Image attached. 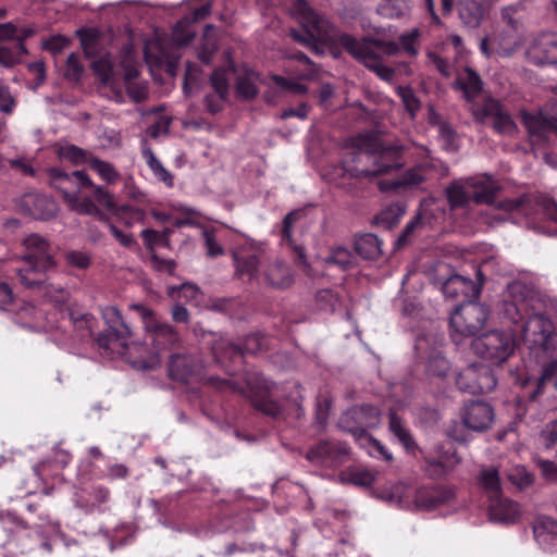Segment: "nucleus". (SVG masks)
<instances>
[{
  "mask_svg": "<svg viewBox=\"0 0 557 557\" xmlns=\"http://www.w3.org/2000/svg\"><path fill=\"white\" fill-rule=\"evenodd\" d=\"M373 148L374 145L364 141L358 150L348 152L343 161L345 174L356 178L374 177L403 166L400 147Z\"/></svg>",
  "mask_w": 557,
  "mask_h": 557,
  "instance_id": "nucleus-2",
  "label": "nucleus"
},
{
  "mask_svg": "<svg viewBox=\"0 0 557 557\" xmlns=\"http://www.w3.org/2000/svg\"><path fill=\"white\" fill-rule=\"evenodd\" d=\"M462 421L472 431H485L494 421V410L487 403L471 401L463 408Z\"/></svg>",
  "mask_w": 557,
  "mask_h": 557,
  "instance_id": "nucleus-19",
  "label": "nucleus"
},
{
  "mask_svg": "<svg viewBox=\"0 0 557 557\" xmlns=\"http://www.w3.org/2000/svg\"><path fill=\"white\" fill-rule=\"evenodd\" d=\"M26 52L27 51L23 42H16L14 48L0 46V65L4 67H13L21 61L22 55Z\"/></svg>",
  "mask_w": 557,
  "mask_h": 557,
  "instance_id": "nucleus-51",
  "label": "nucleus"
},
{
  "mask_svg": "<svg viewBox=\"0 0 557 557\" xmlns=\"http://www.w3.org/2000/svg\"><path fill=\"white\" fill-rule=\"evenodd\" d=\"M531 295L529 286L520 281L507 285L503 301V313L512 323L519 322L528 309V299Z\"/></svg>",
  "mask_w": 557,
  "mask_h": 557,
  "instance_id": "nucleus-13",
  "label": "nucleus"
},
{
  "mask_svg": "<svg viewBox=\"0 0 557 557\" xmlns=\"http://www.w3.org/2000/svg\"><path fill=\"white\" fill-rule=\"evenodd\" d=\"M456 384L462 392L485 394L492 392L497 382L490 367L472 363L458 374Z\"/></svg>",
  "mask_w": 557,
  "mask_h": 557,
  "instance_id": "nucleus-12",
  "label": "nucleus"
},
{
  "mask_svg": "<svg viewBox=\"0 0 557 557\" xmlns=\"http://www.w3.org/2000/svg\"><path fill=\"white\" fill-rule=\"evenodd\" d=\"M258 74L253 71H245L238 75L236 84V92L243 99L249 100L257 96Z\"/></svg>",
  "mask_w": 557,
  "mask_h": 557,
  "instance_id": "nucleus-40",
  "label": "nucleus"
},
{
  "mask_svg": "<svg viewBox=\"0 0 557 557\" xmlns=\"http://www.w3.org/2000/svg\"><path fill=\"white\" fill-rule=\"evenodd\" d=\"M294 12L305 32V34H301L298 30H292L290 35L294 40L315 48L318 44L332 39L330 23L315 13L305 0L295 2Z\"/></svg>",
  "mask_w": 557,
  "mask_h": 557,
  "instance_id": "nucleus-8",
  "label": "nucleus"
},
{
  "mask_svg": "<svg viewBox=\"0 0 557 557\" xmlns=\"http://www.w3.org/2000/svg\"><path fill=\"white\" fill-rule=\"evenodd\" d=\"M264 282L274 288H288L294 283V272L288 264L275 259L263 269Z\"/></svg>",
  "mask_w": 557,
  "mask_h": 557,
  "instance_id": "nucleus-26",
  "label": "nucleus"
},
{
  "mask_svg": "<svg viewBox=\"0 0 557 557\" xmlns=\"http://www.w3.org/2000/svg\"><path fill=\"white\" fill-rule=\"evenodd\" d=\"M444 214L436 200L433 198L424 199L420 205L419 213L405 226L403 233L397 239V245H405L413 232L423 226L433 227L435 221Z\"/></svg>",
  "mask_w": 557,
  "mask_h": 557,
  "instance_id": "nucleus-17",
  "label": "nucleus"
},
{
  "mask_svg": "<svg viewBox=\"0 0 557 557\" xmlns=\"http://www.w3.org/2000/svg\"><path fill=\"white\" fill-rule=\"evenodd\" d=\"M455 86L462 90L463 96L467 100H472L476 96L482 87L479 75L469 67L458 73Z\"/></svg>",
  "mask_w": 557,
  "mask_h": 557,
  "instance_id": "nucleus-33",
  "label": "nucleus"
},
{
  "mask_svg": "<svg viewBox=\"0 0 557 557\" xmlns=\"http://www.w3.org/2000/svg\"><path fill=\"white\" fill-rule=\"evenodd\" d=\"M33 30L29 28L18 29L12 23L0 24V41L16 40V42H23L26 38L32 36Z\"/></svg>",
  "mask_w": 557,
  "mask_h": 557,
  "instance_id": "nucleus-53",
  "label": "nucleus"
},
{
  "mask_svg": "<svg viewBox=\"0 0 557 557\" xmlns=\"http://www.w3.org/2000/svg\"><path fill=\"white\" fill-rule=\"evenodd\" d=\"M442 292L446 299L466 302L479 295L480 287L472 280L456 274L444 282Z\"/></svg>",
  "mask_w": 557,
  "mask_h": 557,
  "instance_id": "nucleus-22",
  "label": "nucleus"
},
{
  "mask_svg": "<svg viewBox=\"0 0 557 557\" xmlns=\"http://www.w3.org/2000/svg\"><path fill=\"white\" fill-rule=\"evenodd\" d=\"M488 318V311L482 304L468 300L461 302L450 314L453 338L473 336L480 332Z\"/></svg>",
  "mask_w": 557,
  "mask_h": 557,
  "instance_id": "nucleus-10",
  "label": "nucleus"
},
{
  "mask_svg": "<svg viewBox=\"0 0 557 557\" xmlns=\"http://www.w3.org/2000/svg\"><path fill=\"white\" fill-rule=\"evenodd\" d=\"M233 257L238 277L251 281L257 276L258 258L255 253L243 255L236 251Z\"/></svg>",
  "mask_w": 557,
  "mask_h": 557,
  "instance_id": "nucleus-37",
  "label": "nucleus"
},
{
  "mask_svg": "<svg viewBox=\"0 0 557 557\" xmlns=\"http://www.w3.org/2000/svg\"><path fill=\"white\" fill-rule=\"evenodd\" d=\"M525 57L535 65L557 63V34L542 33L535 36L527 48Z\"/></svg>",
  "mask_w": 557,
  "mask_h": 557,
  "instance_id": "nucleus-15",
  "label": "nucleus"
},
{
  "mask_svg": "<svg viewBox=\"0 0 557 557\" xmlns=\"http://www.w3.org/2000/svg\"><path fill=\"white\" fill-rule=\"evenodd\" d=\"M484 0H460L459 16L463 24L470 27H476L484 14Z\"/></svg>",
  "mask_w": 557,
  "mask_h": 557,
  "instance_id": "nucleus-32",
  "label": "nucleus"
},
{
  "mask_svg": "<svg viewBox=\"0 0 557 557\" xmlns=\"http://www.w3.org/2000/svg\"><path fill=\"white\" fill-rule=\"evenodd\" d=\"M517 7H507L503 10V20L508 24V30L496 32L492 36L482 39L480 49L486 57H511L522 46V37L519 34V21L512 17Z\"/></svg>",
  "mask_w": 557,
  "mask_h": 557,
  "instance_id": "nucleus-7",
  "label": "nucleus"
},
{
  "mask_svg": "<svg viewBox=\"0 0 557 557\" xmlns=\"http://www.w3.org/2000/svg\"><path fill=\"white\" fill-rule=\"evenodd\" d=\"M425 181L426 168L425 165H418L407 170L398 178L381 181L379 183V188L381 191L414 189L418 188Z\"/></svg>",
  "mask_w": 557,
  "mask_h": 557,
  "instance_id": "nucleus-23",
  "label": "nucleus"
},
{
  "mask_svg": "<svg viewBox=\"0 0 557 557\" xmlns=\"http://www.w3.org/2000/svg\"><path fill=\"white\" fill-rule=\"evenodd\" d=\"M348 447L341 442H320L307 453V459L317 466L335 467L346 460Z\"/></svg>",
  "mask_w": 557,
  "mask_h": 557,
  "instance_id": "nucleus-16",
  "label": "nucleus"
},
{
  "mask_svg": "<svg viewBox=\"0 0 557 557\" xmlns=\"http://www.w3.org/2000/svg\"><path fill=\"white\" fill-rule=\"evenodd\" d=\"M490 518L500 523H513L520 516L519 505L502 495L490 500Z\"/></svg>",
  "mask_w": 557,
  "mask_h": 557,
  "instance_id": "nucleus-29",
  "label": "nucleus"
},
{
  "mask_svg": "<svg viewBox=\"0 0 557 557\" xmlns=\"http://www.w3.org/2000/svg\"><path fill=\"white\" fill-rule=\"evenodd\" d=\"M102 318L108 325L107 331L117 332V336L122 338L126 334H131V327L125 323L120 310L114 306H107L101 309Z\"/></svg>",
  "mask_w": 557,
  "mask_h": 557,
  "instance_id": "nucleus-38",
  "label": "nucleus"
},
{
  "mask_svg": "<svg viewBox=\"0 0 557 557\" xmlns=\"http://www.w3.org/2000/svg\"><path fill=\"white\" fill-rule=\"evenodd\" d=\"M202 364L190 356L173 355L170 359L169 373L173 380L187 382L200 376Z\"/></svg>",
  "mask_w": 557,
  "mask_h": 557,
  "instance_id": "nucleus-25",
  "label": "nucleus"
},
{
  "mask_svg": "<svg viewBox=\"0 0 557 557\" xmlns=\"http://www.w3.org/2000/svg\"><path fill=\"white\" fill-rule=\"evenodd\" d=\"M479 480L490 500L500 495V482L497 469H483Z\"/></svg>",
  "mask_w": 557,
  "mask_h": 557,
  "instance_id": "nucleus-42",
  "label": "nucleus"
},
{
  "mask_svg": "<svg viewBox=\"0 0 557 557\" xmlns=\"http://www.w3.org/2000/svg\"><path fill=\"white\" fill-rule=\"evenodd\" d=\"M374 474L364 469H355L347 472L345 480L358 485V486H370L374 482Z\"/></svg>",
  "mask_w": 557,
  "mask_h": 557,
  "instance_id": "nucleus-60",
  "label": "nucleus"
},
{
  "mask_svg": "<svg viewBox=\"0 0 557 557\" xmlns=\"http://www.w3.org/2000/svg\"><path fill=\"white\" fill-rule=\"evenodd\" d=\"M453 492L442 486L412 488L410 510H431L448 502Z\"/></svg>",
  "mask_w": 557,
  "mask_h": 557,
  "instance_id": "nucleus-20",
  "label": "nucleus"
},
{
  "mask_svg": "<svg viewBox=\"0 0 557 557\" xmlns=\"http://www.w3.org/2000/svg\"><path fill=\"white\" fill-rule=\"evenodd\" d=\"M141 153L156 178L166 187H172L174 185L173 175L162 165L145 141L143 143Z\"/></svg>",
  "mask_w": 557,
  "mask_h": 557,
  "instance_id": "nucleus-34",
  "label": "nucleus"
},
{
  "mask_svg": "<svg viewBox=\"0 0 557 557\" xmlns=\"http://www.w3.org/2000/svg\"><path fill=\"white\" fill-rule=\"evenodd\" d=\"M211 86L215 95L206 97V104L210 112L215 113L222 109V103L226 100L230 89L228 75L225 70H216L210 77Z\"/></svg>",
  "mask_w": 557,
  "mask_h": 557,
  "instance_id": "nucleus-27",
  "label": "nucleus"
},
{
  "mask_svg": "<svg viewBox=\"0 0 557 557\" xmlns=\"http://www.w3.org/2000/svg\"><path fill=\"white\" fill-rule=\"evenodd\" d=\"M355 250L363 259H376L381 256V242L373 234H363L356 238Z\"/></svg>",
  "mask_w": 557,
  "mask_h": 557,
  "instance_id": "nucleus-36",
  "label": "nucleus"
},
{
  "mask_svg": "<svg viewBox=\"0 0 557 557\" xmlns=\"http://www.w3.org/2000/svg\"><path fill=\"white\" fill-rule=\"evenodd\" d=\"M24 205L27 207L29 214L37 220H49L55 216L59 209L54 199L39 194L26 196Z\"/></svg>",
  "mask_w": 557,
  "mask_h": 557,
  "instance_id": "nucleus-30",
  "label": "nucleus"
},
{
  "mask_svg": "<svg viewBox=\"0 0 557 557\" xmlns=\"http://www.w3.org/2000/svg\"><path fill=\"white\" fill-rule=\"evenodd\" d=\"M472 349L482 359L499 364L513 352V333L511 331H490L473 339Z\"/></svg>",
  "mask_w": 557,
  "mask_h": 557,
  "instance_id": "nucleus-9",
  "label": "nucleus"
},
{
  "mask_svg": "<svg viewBox=\"0 0 557 557\" xmlns=\"http://www.w3.org/2000/svg\"><path fill=\"white\" fill-rule=\"evenodd\" d=\"M420 30L413 28L399 37L401 50L409 57H417L419 53Z\"/></svg>",
  "mask_w": 557,
  "mask_h": 557,
  "instance_id": "nucleus-55",
  "label": "nucleus"
},
{
  "mask_svg": "<svg viewBox=\"0 0 557 557\" xmlns=\"http://www.w3.org/2000/svg\"><path fill=\"white\" fill-rule=\"evenodd\" d=\"M59 157L63 160L71 162L72 164L78 165L82 163H88L94 156L74 145L62 146L58 150Z\"/></svg>",
  "mask_w": 557,
  "mask_h": 557,
  "instance_id": "nucleus-46",
  "label": "nucleus"
},
{
  "mask_svg": "<svg viewBox=\"0 0 557 557\" xmlns=\"http://www.w3.org/2000/svg\"><path fill=\"white\" fill-rule=\"evenodd\" d=\"M381 422V411L371 405L356 406L348 409L341 418V426L350 432L359 445L366 448L369 455L382 457L389 461L393 456L375 438L368 435L366 430L376 428Z\"/></svg>",
  "mask_w": 557,
  "mask_h": 557,
  "instance_id": "nucleus-5",
  "label": "nucleus"
},
{
  "mask_svg": "<svg viewBox=\"0 0 557 557\" xmlns=\"http://www.w3.org/2000/svg\"><path fill=\"white\" fill-rule=\"evenodd\" d=\"M145 58L149 64L157 66L163 63H172L175 58L174 53L166 51L161 42H151L146 46Z\"/></svg>",
  "mask_w": 557,
  "mask_h": 557,
  "instance_id": "nucleus-44",
  "label": "nucleus"
},
{
  "mask_svg": "<svg viewBox=\"0 0 557 557\" xmlns=\"http://www.w3.org/2000/svg\"><path fill=\"white\" fill-rule=\"evenodd\" d=\"M521 337L527 348L543 357H557V331L553 321L541 313L532 314L523 323Z\"/></svg>",
  "mask_w": 557,
  "mask_h": 557,
  "instance_id": "nucleus-6",
  "label": "nucleus"
},
{
  "mask_svg": "<svg viewBox=\"0 0 557 557\" xmlns=\"http://www.w3.org/2000/svg\"><path fill=\"white\" fill-rule=\"evenodd\" d=\"M195 29L193 28L189 17H184L178 21L172 30L171 41L176 47H182L189 44L195 37Z\"/></svg>",
  "mask_w": 557,
  "mask_h": 557,
  "instance_id": "nucleus-41",
  "label": "nucleus"
},
{
  "mask_svg": "<svg viewBox=\"0 0 557 557\" xmlns=\"http://www.w3.org/2000/svg\"><path fill=\"white\" fill-rule=\"evenodd\" d=\"M22 246L24 252L17 257L22 264L14 269L21 284L27 288L42 289L44 295L54 304L64 302L66 292L61 287L46 284V273L54 268L49 243L37 234H30L23 239Z\"/></svg>",
  "mask_w": 557,
  "mask_h": 557,
  "instance_id": "nucleus-1",
  "label": "nucleus"
},
{
  "mask_svg": "<svg viewBox=\"0 0 557 557\" xmlns=\"http://www.w3.org/2000/svg\"><path fill=\"white\" fill-rule=\"evenodd\" d=\"M89 166L108 184H115L121 177L113 164L96 157L89 160Z\"/></svg>",
  "mask_w": 557,
  "mask_h": 557,
  "instance_id": "nucleus-45",
  "label": "nucleus"
},
{
  "mask_svg": "<svg viewBox=\"0 0 557 557\" xmlns=\"http://www.w3.org/2000/svg\"><path fill=\"white\" fill-rule=\"evenodd\" d=\"M458 458L455 451L447 450L437 458L428 459L430 466L435 467V474L441 475L450 470L457 462Z\"/></svg>",
  "mask_w": 557,
  "mask_h": 557,
  "instance_id": "nucleus-57",
  "label": "nucleus"
},
{
  "mask_svg": "<svg viewBox=\"0 0 557 557\" xmlns=\"http://www.w3.org/2000/svg\"><path fill=\"white\" fill-rule=\"evenodd\" d=\"M471 200L475 203H491L499 189L498 183L490 175L483 174L468 178Z\"/></svg>",
  "mask_w": 557,
  "mask_h": 557,
  "instance_id": "nucleus-24",
  "label": "nucleus"
},
{
  "mask_svg": "<svg viewBox=\"0 0 557 557\" xmlns=\"http://www.w3.org/2000/svg\"><path fill=\"white\" fill-rule=\"evenodd\" d=\"M261 347H262V338L257 334H252V335L247 336V338L242 347L232 345L230 354H231V356H233V355L239 356L243 354H256L257 351H259L261 349Z\"/></svg>",
  "mask_w": 557,
  "mask_h": 557,
  "instance_id": "nucleus-59",
  "label": "nucleus"
},
{
  "mask_svg": "<svg viewBox=\"0 0 557 557\" xmlns=\"http://www.w3.org/2000/svg\"><path fill=\"white\" fill-rule=\"evenodd\" d=\"M95 216H98L99 220L102 221L108 226L110 233L123 247H132L135 244V239L129 233H125L119 230L115 225L111 224L109 219L99 210L98 213L95 214Z\"/></svg>",
  "mask_w": 557,
  "mask_h": 557,
  "instance_id": "nucleus-58",
  "label": "nucleus"
},
{
  "mask_svg": "<svg viewBox=\"0 0 557 557\" xmlns=\"http://www.w3.org/2000/svg\"><path fill=\"white\" fill-rule=\"evenodd\" d=\"M48 175L49 184L62 195L70 210L88 215L98 213V207L87 193V188L94 187V183L84 171L66 173L53 168Z\"/></svg>",
  "mask_w": 557,
  "mask_h": 557,
  "instance_id": "nucleus-3",
  "label": "nucleus"
},
{
  "mask_svg": "<svg viewBox=\"0 0 557 557\" xmlns=\"http://www.w3.org/2000/svg\"><path fill=\"white\" fill-rule=\"evenodd\" d=\"M474 117L480 122L493 120V127L500 134H512L516 125L510 115L507 114L499 101L488 98L484 101L481 108L473 110Z\"/></svg>",
  "mask_w": 557,
  "mask_h": 557,
  "instance_id": "nucleus-18",
  "label": "nucleus"
},
{
  "mask_svg": "<svg viewBox=\"0 0 557 557\" xmlns=\"http://www.w3.org/2000/svg\"><path fill=\"white\" fill-rule=\"evenodd\" d=\"M410 9L409 0H383L377 5L376 12L383 17L400 18L408 15Z\"/></svg>",
  "mask_w": 557,
  "mask_h": 557,
  "instance_id": "nucleus-39",
  "label": "nucleus"
},
{
  "mask_svg": "<svg viewBox=\"0 0 557 557\" xmlns=\"http://www.w3.org/2000/svg\"><path fill=\"white\" fill-rule=\"evenodd\" d=\"M66 261L70 265L85 270L90 265V256L85 251L72 250L66 253Z\"/></svg>",
  "mask_w": 557,
  "mask_h": 557,
  "instance_id": "nucleus-64",
  "label": "nucleus"
},
{
  "mask_svg": "<svg viewBox=\"0 0 557 557\" xmlns=\"http://www.w3.org/2000/svg\"><path fill=\"white\" fill-rule=\"evenodd\" d=\"M74 503L87 513L104 511V505L110 499V490L103 485H94L90 488L79 490L74 494Z\"/></svg>",
  "mask_w": 557,
  "mask_h": 557,
  "instance_id": "nucleus-21",
  "label": "nucleus"
},
{
  "mask_svg": "<svg viewBox=\"0 0 557 557\" xmlns=\"http://www.w3.org/2000/svg\"><path fill=\"white\" fill-rule=\"evenodd\" d=\"M536 542L545 549L557 546V521L547 516H540L533 524Z\"/></svg>",
  "mask_w": 557,
  "mask_h": 557,
  "instance_id": "nucleus-31",
  "label": "nucleus"
},
{
  "mask_svg": "<svg viewBox=\"0 0 557 557\" xmlns=\"http://www.w3.org/2000/svg\"><path fill=\"white\" fill-rule=\"evenodd\" d=\"M91 66L102 84H110L113 81L114 71L109 55L94 60Z\"/></svg>",
  "mask_w": 557,
  "mask_h": 557,
  "instance_id": "nucleus-54",
  "label": "nucleus"
},
{
  "mask_svg": "<svg viewBox=\"0 0 557 557\" xmlns=\"http://www.w3.org/2000/svg\"><path fill=\"white\" fill-rule=\"evenodd\" d=\"M326 262L347 270L356 264V256L349 249L339 246L332 249Z\"/></svg>",
  "mask_w": 557,
  "mask_h": 557,
  "instance_id": "nucleus-48",
  "label": "nucleus"
},
{
  "mask_svg": "<svg viewBox=\"0 0 557 557\" xmlns=\"http://www.w3.org/2000/svg\"><path fill=\"white\" fill-rule=\"evenodd\" d=\"M216 50L218 42L214 28L211 25H208L203 34V42L198 52V58L202 63L209 64L211 62L212 55L216 52Z\"/></svg>",
  "mask_w": 557,
  "mask_h": 557,
  "instance_id": "nucleus-47",
  "label": "nucleus"
},
{
  "mask_svg": "<svg viewBox=\"0 0 557 557\" xmlns=\"http://www.w3.org/2000/svg\"><path fill=\"white\" fill-rule=\"evenodd\" d=\"M550 361L543 368L541 377L537 381V387L531 393L530 398L535 399L541 394L546 382H552L557 389V357H547Z\"/></svg>",
  "mask_w": 557,
  "mask_h": 557,
  "instance_id": "nucleus-50",
  "label": "nucleus"
},
{
  "mask_svg": "<svg viewBox=\"0 0 557 557\" xmlns=\"http://www.w3.org/2000/svg\"><path fill=\"white\" fill-rule=\"evenodd\" d=\"M411 494L412 487L404 483H393L377 491L376 497L388 505L410 510L412 508Z\"/></svg>",
  "mask_w": 557,
  "mask_h": 557,
  "instance_id": "nucleus-28",
  "label": "nucleus"
},
{
  "mask_svg": "<svg viewBox=\"0 0 557 557\" xmlns=\"http://www.w3.org/2000/svg\"><path fill=\"white\" fill-rule=\"evenodd\" d=\"M338 42L354 58L362 61V63L369 70L374 72L380 78L386 82L393 79L394 71L382 63V61L373 53L371 47L367 42L359 41L348 34L341 35L338 37Z\"/></svg>",
  "mask_w": 557,
  "mask_h": 557,
  "instance_id": "nucleus-11",
  "label": "nucleus"
},
{
  "mask_svg": "<svg viewBox=\"0 0 557 557\" xmlns=\"http://www.w3.org/2000/svg\"><path fill=\"white\" fill-rule=\"evenodd\" d=\"M91 191L95 200L106 209L113 210L115 202L113 196L103 187L94 184V187H88L87 193Z\"/></svg>",
  "mask_w": 557,
  "mask_h": 557,
  "instance_id": "nucleus-62",
  "label": "nucleus"
},
{
  "mask_svg": "<svg viewBox=\"0 0 557 557\" xmlns=\"http://www.w3.org/2000/svg\"><path fill=\"white\" fill-rule=\"evenodd\" d=\"M389 430L407 450H412L416 447V442L410 432L394 411L389 413Z\"/></svg>",
  "mask_w": 557,
  "mask_h": 557,
  "instance_id": "nucleus-43",
  "label": "nucleus"
},
{
  "mask_svg": "<svg viewBox=\"0 0 557 557\" xmlns=\"http://www.w3.org/2000/svg\"><path fill=\"white\" fill-rule=\"evenodd\" d=\"M449 370V362L444 357L436 355L429 359L428 372L436 376H445Z\"/></svg>",
  "mask_w": 557,
  "mask_h": 557,
  "instance_id": "nucleus-63",
  "label": "nucleus"
},
{
  "mask_svg": "<svg viewBox=\"0 0 557 557\" xmlns=\"http://www.w3.org/2000/svg\"><path fill=\"white\" fill-rule=\"evenodd\" d=\"M404 213L405 207L403 205L393 203L380 212L376 216V221L384 227L389 228L398 223Z\"/></svg>",
  "mask_w": 557,
  "mask_h": 557,
  "instance_id": "nucleus-52",
  "label": "nucleus"
},
{
  "mask_svg": "<svg viewBox=\"0 0 557 557\" xmlns=\"http://www.w3.org/2000/svg\"><path fill=\"white\" fill-rule=\"evenodd\" d=\"M129 308L137 311L141 318L145 331L144 349L150 355V360H138V368H153L159 363V356L178 343V335L170 324L159 320L156 313L144 305L133 304Z\"/></svg>",
  "mask_w": 557,
  "mask_h": 557,
  "instance_id": "nucleus-4",
  "label": "nucleus"
},
{
  "mask_svg": "<svg viewBox=\"0 0 557 557\" xmlns=\"http://www.w3.org/2000/svg\"><path fill=\"white\" fill-rule=\"evenodd\" d=\"M446 196L453 209L468 206L471 200L470 189H468V178L451 183L446 188Z\"/></svg>",
  "mask_w": 557,
  "mask_h": 557,
  "instance_id": "nucleus-35",
  "label": "nucleus"
},
{
  "mask_svg": "<svg viewBox=\"0 0 557 557\" xmlns=\"http://www.w3.org/2000/svg\"><path fill=\"white\" fill-rule=\"evenodd\" d=\"M131 334H126L122 338L117 336V332L106 331L96 338L97 346L101 354L110 359L123 358L138 368V361L132 359V350L137 349V345H128Z\"/></svg>",
  "mask_w": 557,
  "mask_h": 557,
  "instance_id": "nucleus-14",
  "label": "nucleus"
},
{
  "mask_svg": "<svg viewBox=\"0 0 557 557\" xmlns=\"http://www.w3.org/2000/svg\"><path fill=\"white\" fill-rule=\"evenodd\" d=\"M71 320L73 321L74 327L79 332V336L82 338H87L92 335V329L96 320L91 314H76L75 312H72Z\"/></svg>",
  "mask_w": 557,
  "mask_h": 557,
  "instance_id": "nucleus-56",
  "label": "nucleus"
},
{
  "mask_svg": "<svg viewBox=\"0 0 557 557\" xmlns=\"http://www.w3.org/2000/svg\"><path fill=\"white\" fill-rule=\"evenodd\" d=\"M507 478L519 490H525L534 482V475L521 465L511 467L508 470Z\"/></svg>",
  "mask_w": 557,
  "mask_h": 557,
  "instance_id": "nucleus-49",
  "label": "nucleus"
},
{
  "mask_svg": "<svg viewBox=\"0 0 557 557\" xmlns=\"http://www.w3.org/2000/svg\"><path fill=\"white\" fill-rule=\"evenodd\" d=\"M169 233V230L163 233H159L154 230L147 228L141 232V237L145 242V245L149 249H153L157 246L166 245Z\"/></svg>",
  "mask_w": 557,
  "mask_h": 557,
  "instance_id": "nucleus-61",
  "label": "nucleus"
}]
</instances>
